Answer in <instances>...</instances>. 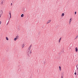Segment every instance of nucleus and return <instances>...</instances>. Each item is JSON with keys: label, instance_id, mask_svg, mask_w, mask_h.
Listing matches in <instances>:
<instances>
[{"label": "nucleus", "instance_id": "nucleus-1", "mask_svg": "<svg viewBox=\"0 0 78 78\" xmlns=\"http://www.w3.org/2000/svg\"><path fill=\"white\" fill-rule=\"evenodd\" d=\"M31 46H32V45H30V47H29L28 48V53L29 52V51H30V49H31Z\"/></svg>", "mask_w": 78, "mask_h": 78}, {"label": "nucleus", "instance_id": "nucleus-2", "mask_svg": "<svg viewBox=\"0 0 78 78\" xmlns=\"http://www.w3.org/2000/svg\"><path fill=\"white\" fill-rule=\"evenodd\" d=\"M3 14V11L1 10L0 11V16H2Z\"/></svg>", "mask_w": 78, "mask_h": 78}, {"label": "nucleus", "instance_id": "nucleus-3", "mask_svg": "<svg viewBox=\"0 0 78 78\" xmlns=\"http://www.w3.org/2000/svg\"><path fill=\"white\" fill-rule=\"evenodd\" d=\"M27 11V9L24 8L23 9V12H25Z\"/></svg>", "mask_w": 78, "mask_h": 78}, {"label": "nucleus", "instance_id": "nucleus-4", "mask_svg": "<svg viewBox=\"0 0 78 78\" xmlns=\"http://www.w3.org/2000/svg\"><path fill=\"white\" fill-rule=\"evenodd\" d=\"M76 70L77 72L78 73V64H77L76 66Z\"/></svg>", "mask_w": 78, "mask_h": 78}, {"label": "nucleus", "instance_id": "nucleus-5", "mask_svg": "<svg viewBox=\"0 0 78 78\" xmlns=\"http://www.w3.org/2000/svg\"><path fill=\"white\" fill-rule=\"evenodd\" d=\"M51 22V20H48L47 22V24H48V23H50Z\"/></svg>", "mask_w": 78, "mask_h": 78}, {"label": "nucleus", "instance_id": "nucleus-6", "mask_svg": "<svg viewBox=\"0 0 78 78\" xmlns=\"http://www.w3.org/2000/svg\"><path fill=\"white\" fill-rule=\"evenodd\" d=\"M16 37L17 39H19V37L18 36H16Z\"/></svg>", "mask_w": 78, "mask_h": 78}, {"label": "nucleus", "instance_id": "nucleus-7", "mask_svg": "<svg viewBox=\"0 0 78 78\" xmlns=\"http://www.w3.org/2000/svg\"><path fill=\"white\" fill-rule=\"evenodd\" d=\"M24 47H25V44H23L22 45V48H23Z\"/></svg>", "mask_w": 78, "mask_h": 78}, {"label": "nucleus", "instance_id": "nucleus-8", "mask_svg": "<svg viewBox=\"0 0 78 78\" xmlns=\"http://www.w3.org/2000/svg\"><path fill=\"white\" fill-rule=\"evenodd\" d=\"M61 37H60L58 40L59 43H60V41H61Z\"/></svg>", "mask_w": 78, "mask_h": 78}, {"label": "nucleus", "instance_id": "nucleus-9", "mask_svg": "<svg viewBox=\"0 0 78 78\" xmlns=\"http://www.w3.org/2000/svg\"><path fill=\"white\" fill-rule=\"evenodd\" d=\"M76 51L77 52L78 51V48H76Z\"/></svg>", "mask_w": 78, "mask_h": 78}, {"label": "nucleus", "instance_id": "nucleus-10", "mask_svg": "<svg viewBox=\"0 0 78 78\" xmlns=\"http://www.w3.org/2000/svg\"><path fill=\"white\" fill-rule=\"evenodd\" d=\"M59 67L60 71H61V66H59Z\"/></svg>", "mask_w": 78, "mask_h": 78}, {"label": "nucleus", "instance_id": "nucleus-11", "mask_svg": "<svg viewBox=\"0 0 78 78\" xmlns=\"http://www.w3.org/2000/svg\"><path fill=\"white\" fill-rule=\"evenodd\" d=\"M21 17H24V15L23 14H22L21 15Z\"/></svg>", "mask_w": 78, "mask_h": 78}, {"label": "nucleus", "instance_id": "nucleus-12", "mask_svg": "<svg viewBox=\"0 0 78 78\" xmlns=\"http://www.w3.org/2000/svg\"><path fill=\"white\" fill-rule=\"evenodd\" d=\"M31 53H32V51L31 50H30V51L29 53H30V54H31Z\"/></svg>", "mask_w": 78, "mask_h": 78}, {"label": "nucleus", "instance_id": "nucleus-13", "mask_svg": "<svg viewBox=\"0 0 78 78\" xmlns=\"http://www.w3.org/2000/svg\"><path fill=\"white\" fill-rule=\"evenodd\" d=\"M64 16V13H62L61 16L62 17H63V16Z\"/></svg>", "mask_w": 78, "mask_h": 78}, {"label": "nucleus", "instance_id": "nucleus-14", "mask_svg": "<svg viewBox=\"0 0 78 78\" xmlns=\"http://www.w3.org/2000/svg\"><path fill=\"white\" fill-rule=\"evenodd\" d=\"M72 19L71 18L69 20V22H72Z\"/></svg>", "mask_w": 78, "mask_h": 78}, {"label": "nucleus", "instance_id": "nucleus-15", "mask_svg": "<svg viewBox=\"0 0 78 78\" xmlns=\"http://www.w3.org/2000/svg\"><path fill=\"white\" fill-rule=\"evenodd\" d=\"M0 5H1V6H3V3L1 2Z\"/></svg>", "mask_w": 78, "mask_h": 78}, {"label": "nucleus", "instance_id": "nucleus-16", "mask_svg": "<svg viewBox=\"0 0 78 78\" xmlns=\"http://www.w3.org/2000/svg\"><path fill=\"white\" fill-rule=\"evenodd\" d=\"M6 40H7V41H8V40H9V39H8V37H6Z\"/></svg>", "mask_w": 78, "mask_h": 78}, {"label": "nucleus", "instance_id": "nucleus-17", "mask_svg": "<svg viewBox=\"0 0 78 78\" xmlns=\"http://www.w3.org/2000/svg\"><path fill=\"white\" fill-rule=\"evenodd\" d=\"M64 72H62V76H63L64 75Z\"/></svg>", "mask_w": 78, "mask_h": 78}, {"label": "nucleus", "instance_id": "nucleus-18", "mask_svg": "<svg viewBox=\"0 0 78 78\" xmlns=\"http://www.w3.org/2000/svg\"><path fill=\"white\" fill-rule=\"evenodd\" d=\"M4 2H5V1H3L2 0L1 3H3Z\"/></svg>", "mask_w": 78, "mask_h": 78}, {"label": "nucleus", "instance_id": "nucleus-19", "mask_svg": "<svg viewBox=\"0 0 78 78\" xmlns=\"http://www.w3.org/2000/svg\"><path fill=\"white\" fill-rule=\"evenodd\" d=\"M76 72L74 73V74L75 75H76Z\"/></svg>", "mask_w": 78, "mask_h": 78}, {"label": "nucleus", "instance_id": "nucleus-20", "mask_svg": "<svg viewBox=\"0 0 78 78\" xmlns=\"http://www.w3.org/2000/svg\"><path fill=\"white\" fill-rule=\"evenodd\" d=\"M76 39L78 38V35H77V36H76Z\"/></svg>", "mask_w": 78, "mask_h": 78}, {"label": "nucleus", "instance_id": "nucleus-21", "mask_svg": "<svg viewBox=\"0 0 78 78\" xmlns=\"http://www.w3.org/2000/svg\"><path fill=\"white\" fill-rule=\"evenodd\" d=\"M16 40H17V38H14V40L15 41H16Z\"/></svg>", "mask_w": 78, "mask_h": 78}, {"label": "nucleus", "instance_id": "nucleus-22", "mask_svg": "<svg viewBox=\"0 0 78 78\" xmlns=\"http://www.w3.org/2000/svg\"><path fill=\"white\" fill-rule=\"evenodd\" d=\"M9 14L10 15H11V12L10 11L9 12Z\"/></svg>", "mask_w": 78, "mask_h": 78}, {"label": "nucleus", "instance_id": "nucleus-23", "mask_svg": "<svg viewBox=\"0 0 78 78\" xmlns=\"http://www.w3.org/2000/svg\"><path fill=\"white\" fill-rule=\"evenodd\" d=\"M11 6H12V3H11Z\"/></svg>", "mask_w": 78, "mask_h": 78}, {"label": "nucleus", "instance_id": "nucleus-24", "mask_svg": "<svg viewBox=\"0 0 78 78\" xmlns=\"http://www.w3.org/2000/svg\"><path fill=\"white\" fill-rule=\"evenodd\" d=\"M9 22V21L7 23V24H6V25H8Z\"/></svg>", "mask_w": 78, "mask_h": 78}, {"label": "nucleus", "instance_id": "nucleus-25", "mask_svg": "<svg viewBox=\"0 0 78 78\" xmlns=\"http://www.w3.org/2000/svg\"><path fill=\"white\" fill-rule=\"evenodd\" d=\"M5 0H2V1H3L4 2H5Z\"/></svg>", "mask_w": 78, "mask_h": 78}, {"label": "nucleus", "instance_id": "nucleus-26", "mask_svg": "<svg viewBox=\"0 0 78 78\" xmlns=\"http://www.w3.org/2000/svg\"><path fill=\"white\" fill-rule=\"evenodd\" d=\"M69 25H70L71 23L70 22H69Z\"/></svg>", "mask_w": 78, "mask_h": 78}, {"label": "nucleus", "instance_id": "nucleus-27", "mask_svg": "<svg viewBox=\"0 0 78 78\" xmlns=\"http://www.w3.org/2000/svg\"><path fill=\"white\" fill-rule=\"evenodd\" d=\"M10 18H11V15H10Z\"/></svg>", "mask_w": 78, "mask_h": 78}, {"label": "nucleus", "instance_id": "nucleus-28", "mask_svg": "<svg viewBox=\"0 0 78 78\" xmlns=\"http://www.w3.org/2000/svg\"><path fill=\"white\" fill-rule=\"evenodd\" d=\"M75 14H76V12H75Z\"/></svg>", "mask_w": 78, "mask_h": 78}, {"label": "nucleus", "instance_id": "nucleus-29", "mask_svg": "<svg viewBox=\"0 0 78 78\" xmlns=\"http://www.w3.org/2000/svg\"><path fill=\"white\" fill-rule=\"evenodd\" d=\"M1 23H2V22L0 21V24H1Z\"/></svg>", "mask_w": 78, "mask_h": 78}, {"label": "nucleus", "instance_id": "nucleus-30", "mask_svg": "<svg viewBox=\"0 0 78 78\" xmlns=\"http://www.w3.org/2000/svg\"><path fill=\"white\" fill-rule=\"evenodd\" d=\"M62 76H62L61 78H63V77H62Z\"/></svg>", "mask_w": 78, "mask_h": 78}, {"label": "nucleus", "instance_id": "nucleus-31", "mask_svg": "<svg viewBox=\"0 0 78 78\" xmlns=\"http://www.w3.org/2000/svg\"><path fill=\"white\" fill-rule=\"evenodd\" d=\"M1 17V15H0V18Z\"/></svg>", "mask_w": 78, "mask_h": 78}, {"label": "nucleus", "instance_id": "nucleus-32", "mask_svg": "<svg viewBox=\"0 0 78 78\" xmlns=\"http://www.w3.org/2000/svg\"><path fill=\"white\" fill-rule=\"evenodd\" d=\"M76 39V38L75 39Z\"/></svg>", "mask_w": 78, "mask_h": 78}, {"label": "nucleus", "instance_id": "nucleus-33", "mask_svg": "<svg viewBox=\"0 0 78 78\" xmlns=\"http://www.w3.org/2000/svg\"><path fill=\"white\" fill-rule=\"evenodd\" d=\"M76 39V38L75 39Z\"/></svg>", "mask_w": 78, "mask_h": 78}, {"label": "nucleus", "instance_id": "nucleus-34", "mask_svg": "<svg viewBox=\"0 0 78 78\" xmlns=\"http://www.w3.org/2000/svg\"><path fill=\"white\" fill-rule=\"evenodd\" d=\"M1 24H0V25Z\"/></svg>", "mask_w": 78, "mask_h": 78}]
</instances>
